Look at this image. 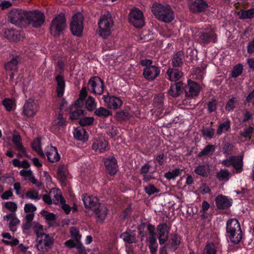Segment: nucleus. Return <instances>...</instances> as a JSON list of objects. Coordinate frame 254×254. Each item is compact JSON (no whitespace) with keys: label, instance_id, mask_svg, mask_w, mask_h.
<instances>
[{"label":"nucleus","instance_id":"nucleus-1","mask_svg":"<svg viewBox=\"0 0 254 254\" xmlns=\"http://www.w3.org/2000/svg\"><path fill=\"white\" fill-rule=\"evenodd\" d=\"M152 12L157 19L165 23L170 22L175 18L174 11L169 5L154 3L152 6Z\"/></svg>","mask_w":254,"mask_h":254},{"label":"nucleus","instance_id":"nucleus-2","mask_svg":"<svg viewBox=\"0 0 254 254\" xmlns=\"http://www.w3.org/2000/svg\"><path fill=\"white\" fill-rule=\"evenodd\" d=\"M28 11L20 8H13L8 12V21L17 27H26Z\"/></svg>","mask_w":254,"mask_h":254},{"label":"nucleus","instance_id":"nucleus-3","mask_svg":"<svg viewBox=\"0 0 254 254\" xmlns=\"http://www.w3.org/2000/svg\"><path fill=\"white\" fill-rule=\"evenodd\" d=\"M66 27V20L64 13H61L56 15L52 20L50 30L54 37H59L63 33Z\"/></svg>","mask_w":254,"mask_h":254},{"label":"nucleus","instance_id":"nucleus-4","mask_svg":"<svg viewBox=\"0 0 254 254\" xmlns=\"http://www.w3.org/2000/svg\"><path fill=\"white\" fill-rule=\"evenodd\" d=\"M100 35L107 38L111 34V28L114 22L110 13L102 15L98 23Z\"/></svg>","mask_w":254,"mask_h":254},{"label":"nucleus","instance_id":"nucleus-5","mask_svg":"<svg viewBox=\"0 0 254 254\" xmlns=\"http://www.w3.org/2000/svg\"><path fill=\"white\" fill-rule=\"evenodd\" d=\"M27 26L32 25L34 28H39L45 21V16L39 10L28 11L26 16Z\"/></svg>","mask_w":254,"mask_h":254},{"label":"nucleus","instance_id":"nucleus-6","mask_svg":"<svg viewBox=\"0 0 254 254\" xmlns=\"http://www.w3.org/2000/svg\"><path fill=\"white\" fill-rule=\"evenodd\" d=\"M36 248L43 252H48L54 243V239L47 234H43L36 238Z\"/></svg>","mask_w":254,"mask_h":254},{"label":"nucleus","instance_id":"nucleus-7","mask_svg":"<svg viewBox=\"0 0 254 254\" xmlns=\"http://www.w3.org/2000/svg\"><path fill=\"white\" fill-rule=\"evenodd\" d=\"M83 15L80 12H77L72 16V20L70 24V29L73 35L77 36L81 35L83 29Z\"/></svg>","mask_w":254,"mask_h":254},{"label":"nucleus","instance_id":"nucleus-8","mask_svg":"<svg viewBox=\"0 0 254 254\" xmlns=\"http://www.w3.org/2000/svg\"><path fill=\"white\" fill-rule=\"evenodd\" d=\"M200 86L197 82L190 79L188 80V83L184 85V91L188 99H193L198 96L200 91Z\"/></svg>","mask_w":254,"mask_h":254},{"label":"nucleus","instance_id":"nucleus-9","mask_svg":"<svg viewBox=\"0 0 254 254\" xmlns=\"http://www.w3.org/2000/svg\"><path fill=\"white\" fill-rule=\"evenodd\" d=\"M129 22L136 28H141L144 25L143 12L139 9L134 7L130 10L128 14Z\"/></svg>","mask_w":254,"mask_h":254},{"label":"nucleus","instance_id":"nucleus-10","mask_svg":"<svg viewBox=\"0 0 254 254\" xmlns=\"http://www.w3.org/2000/svg\"><path fill=\"white\" fill-rule=\"evenodd\" d=\"M104 88V81L97 76L92 77L88 82V89L91 92L101 95Z\"/></svg>","mask_w":254,"mask_h":254},{"label":"nucleus","instance_id":"nucleus-11","mask_svg":"<svg viewBox=\"0 0 254 254\" xmlns=\"http://www.w3.org/2000/svg\"><path fill=\"white\" fill-rule=\"evenodd\" d=\"M217 38V35L214 31L210 29L208 31H200L199 33L198 40L200 44H207L211 42L216 43Z\"/></svg>","mask_w":254,"mask_h":254},{"label":"nucleus","instance_id":"nucleus-12","mask_svg":"<svg viewBox=\"0 0 254 254\" xmlns=\"http://www.w3.org/2000/svg\"><path fill=\"white\" fill-rule=\"evenodd\" d=\"M39 110L38 104L34 100L29 99L23 106V114L27 117L34 116Z\"/></svg>","mask_w":254,"mask_h":254},{"label":"nucleus","instance_id":"nucleus-13","mask_svg":"<svg viewBox=\"0 0 254 254\" xmlns=\"http://www.w3.org/2000/svg\"><path fill=\"white\" fill-rule=\"evenodd\" d=\"M170 228L166 223H160L157 226L158 232V240L160 245L164 244L168 239V235Z\"/></svg>","mask_w":254,"mask_h":254},{"label":"nucleus","instance_id":"nucleus-14","mask_svg":"<svg viewBox=\"0 0 254 254\" xmlns=\"http://www.w3.org/2000/svg\"><path fill=\"white\" fill-rule=\"evenodd\" d=\"M160 69L155 65L148 66L143 69V75L145 78L149 81H153L160 74Z\"/></svg>","mask_w":254,"mask_h":254},{"label":"nucleus","instance_id":"nucleus-15","mask_svg":"<svg viewBox=\"0 0 254 254\" xmlns=\"http://www.w3.org/2000/svg\"><path fill=\"white\" fill-rule=\"evenodd\" d=\"M103 99L107 106L111 109H117L121 107L123 104L122 100L114 96L104 95Z\"/></svg>","mask_w":254,"mask_h":254},{"label":"nucleus","instance_id":"nucleus-16","mask_svg":"<svg viewBox=\"0 0 254 254\" xmlns=\"http://www.w3.org/2000/svg\"><path fill=\"white\" fill-rule=\"evenodd\" d=\"M237 234L242 233L240 224L236 219H230L227 220L226 223V234L232 233Z\"/></svg>","mask_w":254,"mask_h":254},{"label":"nucleus","instance_id":"nucleus-17","mask_svg":"<svg viewBox=\"0 0 254 254\" xmlns=\"http://www.w3.org/2000/svg\"><path fill=\"white\" fill-rule=\"evenodd\" d=\"M82 200L85 207L90 208L93 211L99 207L101 204L99 202V199L96 197L88 195L87 194L83 195Z\"/></svg>","mask_w":254,"mask_h":254},{"label":"nucleus","instance_id":"nucleus-18","mask_svg":"<svg viewBox=\"0 0 254 254\" xmlns=\"http://www.w3.org/2000/svg\"><path fill=\"white\" fill-rule=\"evenodd\" d=\"M216 205L219 209H224L232 205V199L222 194L218 195L215 199Z\"/></svg>","mask_w":254,"mask_h":254},{"label":"nucleus","instance_id":"nucleus-19","mask_svg":"<svg viewBox=\"0 0 254 254\" xmlns=\"http://www.w3.org/2000/svg\"><path fill=\"white\" fill-rule=\"evenodd\" d=\"M106 172L111 175H115L117 171V161L114 157L104 159Z\"/></svg>","mask_w":254,"mask_h":254},{"label":"nucleus","instance_id":"nucleus-20","mask_svg":"<svg viewBox=\"0 0 254 254\" xmlns=\"http://www.w3.org/2000/svg\"><path fill=\"white\" fill-rule=\"evenodd\" d=\"M183 91L184 83L182 81H180L171 85L168 93L172 97L177 98L181 94Z\"/></svg>","mask_w":254,"mask_h":254},{"label":"nucleus","instance_id":"nucleus-21","mask_svg":"<svg viewBox=\"0 0 254 254\" xmlns=\"http://www.w3.org/2000/svg\"><path fill=\"white\" fill-rule=\"evenodd\" d=\"M108 146V142L104 138H98L93 140L92 148L99 152H103L107 150Z\"/></svg>","mask_w":254,"mask_h":254},{"label":"nucleus","instance_id":"nucleus-22","mask_svg":"<svg viewBox=\"0 0 254 254\" xmlns=\"http://www.w3.org/2000/svg\"><path fill=\"white\" fill-rule=\"evenodd\" d=\"M208 7L207 3L204 0H195L190 5V9L193 13H199Z\"/></svg>","mask_w":254,"mask_h":254},{"label":"nucleus","instance_id":"nucleus-23","mask_svg":"<svg viewBox=\"0 0 254 254\" xmlns=\"http://www.w3.org/2000/svg\"><path fill=\"white\" fill-rule=\"evenodd\" d=\"M4 37L10 41L15 42L19 41L22 38L20 34L12 28H7L5 30Z\"/></svg>","mask_w":254,"mask_h":254},{"label":"nucleus","instance_id":"nucleus-24","mask_svg":"<svg viewBox=\"0 0 254 254\" xmlns=\"http://www.w3.org/2000/svg\"><path fill=\"white\" fill-rule=\"evenodd\" d=\"M232 166L235 169V173L238 174L243 170V156L242 155L231 156Z\"/></svg>","mask_w":254,"mask_h":254},{"label":"nucleus","instance_id":"nucleus-25","mask_svg":"<svg viewBox=\"0 0 254 254\" xmlns=\"http://www.w3.org/2000/svg\"><path fill=\"white\" fill-rule=\"evenodd\" d=\"M169 242L166 245L169 249L175 252L181 243V238L177 234H171Z\"/></svg>","mask_w":254,"mask_h":254},{"label":"nucleus","instance_id":"nucleus-26","mask_svg":"<svg viewBox=\"0 0 254 254\" xmlns=\"http://www.w3.org/2000/svg\"><path fill=\"white\" fill-rule=\"evenodd\" d=\"M120 238L126 243L129 244L136 243L137 241L136 234L133 231L129 230L121 234Z\"/></svg>","mask_w":254,"mask_h":254},{"label":"nucleus","instance_id":"nucleus-27","mask_svg":"<svg viewBox=\"0 0 254 254\" xmlns=\"http://www.w3.org/2000/svg\"><path fill=\"white\" fill-rule=\"evenodd\" d=\"M132 117V115L127 109L117 112L115 115V118L119 123L128 120Z\"/></svg>","mask_w":254,"mask_h":254},{"label":"nucleus","instance_id":"nucleus-28","mask_svg":"<svg viewBox=\"0 0 254 254\" xmlns=\"http://www.w3.org/2000/svg\"><path fill=\"white\" fill-rule=\"evenodd\" d=\"M56 80L57 82L56 90L58 96L61 97L64 94L65 88V81L64 76L61 75H58L56 77Z\"/></svg>","mask_w":254,"mask_h":254},{"label":"nucleus","instance_id":"nucleus-29","mask_svg":"<svg viewBox=\"0 0 254 254\" xmlns=\"http://www.w3.org/2000/svg\"><path fill=\"white\" fill-rule=\"evenodd\" d=\"M46 155L48 161L52 163L57 162L60 159V156L56 147L52 146L50 151L46 152Z\"/></svg>","mask_w":254,"mask_h":254},{"label":"nucleus","instance_id":"nucleus-30","mask_svg":"<svg viewBox=\"0 0 254 254\" xmlns=\"http://www.w3.org/2000/svg\"><path fill=\"white\" fill-rule=\"evenodd\" d=\"M19 57L18 56L13 58L11 60L5 64L4 67L6 71L17 72L18 70L17 64Z\"/></svg>","mask_w":254,"mask_h":254},{"label":"nucleus","instance_id":"nucleus-31","mask_svg":"<svg viewBox=\"0 0 254 254\" xmlns=\"http://www.w3.org/2000/svg\"><path fill=\"white\" fill-rule=\"evenodd\" d=\"M2 236L3 238V239L2 240V242L7 245L13 247L17 245L19 243L18 240L12 237L8 233H2Z\"/></svg>","mask_w":254,"mask_h":254},{"label":"nucleus","instance_id":"nucleus-32","mask_svg":"<svg viewBox=\"0 0 254 254\" xmlns=\"http://www.w3.org/2000/svg\"><path fill=\"white\" fill-rule=\"evenodd\" d=\"M169 79L171 81H176L183 75V73L178 69L169 68L167 72Z\"/></svg>","mask_w":254,"mask_h":254},{"label":"nucleus","instance_id":"nucleus-33","mask_svg":"<svg viewBox=\"0 0 254 254\" xmlns=\"http://www.w3.org/2000/svg\"><path fill=\"white\" fill-rule=\"evenodd\" d=\"M93 211L96 216L97 220L98 221H103L107 215V209L103 205H100L96 209H95Z\"/></svg>","mask_w":254,"mask_h":254},{"label":"nucleus","instance_id":"nucleus-34","mask_svg":"<svg viewBox=\"0 0 254 254\" xmlns=\"http://www.w3.org/2000/svg\"><path fill=\"white\" fill-rule=\"evenodd\" d=\"M184 58V53L182 51L177 52L174 55L172 60V64L174 67H178L182 66L183 64V59Z\"/></svg>","mask_w":254,"mask_h":254},{"label":"nucleus","instance_id":"nucleus-35","mask_svg":"<svg viewBox=\"0 0 254 254\" xmlns=\"http://www.w3.org/2000/svg\"><path fill=\"white\" fill-rule=\"evenodd\" d=\"M85 130L82 127H77L74 129L73 132L74 137L79 140L85 141L87 140L88 137L86 134Z\"/></svg>","mask_w":254,"mask_h":254},{"label":"nucleus","instance_id":"nucleus-36","mask_svg":"<svg viewBox=\"0 0 254 254\" xmlns=\"http://www.w3.org/2000/svg\"><path fill=\"white\" fill-rule=\"evenodd\" d=\"M194 172L202 177H207L209 173V166L207 165H200L195 167Z\"/></svg>","mask_w":254,"mask_h":254},{"label":"nucleus","instance_id":"nucleus-37","mask_svg":"<svg viewBox=\"0 0 254 254\" xmlns=\"http://www.w3.org/2000/svg\"><path fill=\"white\" fill-rule=\"evenodd\" d=\"M147 230L149 234V237L146 239V241L148 243V244L157 242L156 233L155 232V226L152 224H149L147 225Z\"/></svg>","mask_w":254,"mask_h":254},{"label":"nucleus","instance_id":"nucleus-38","mask_svg":"<svg viewBox=\"0 0 254 254\" xmlns=\"http://www.w3.org/2000/svg\"><path fill=\"white\" fill-rule=\"evenodd\" d=\"M238 15L241 19L253 18L254 17V8L248 10H241L238 12Z\"/></svg>","mask_w":254,"mask_h":254},{"label":"nucleus","instance_id":"nucleus-39","mask_svg":"<svg viewBox=\"0 0 254 254\" xmlns=\"http://www.w3.org/2000/svg\"><path fill=\"white\" fill-rule=\"evenodd\" d=\"M32 147L39 155L42 157H45V154L41 148V139L40 138H37L36 139L33 141L32 143Z\"/></svg>","mask_w":254,"mask_h":254},{"label":"nucleus","instance_id":"nucleus-40","mask_svg":"<svg viewBox=\"0 0 254 254\" xmlns=\"http://www.w3.org/2000/svg\"><path fill=\"white\" fill-rule=\"evenodd\" d=\"M94 114L100 118L105 119L112 115V112L104 107H101L95 110Z\"/></svg>","mask_w":254,"mask_h":254},{"label":"nucleus","instance_id":"nucleus-41","mask_svg":"<svg viewBox=\"0 0 254 254\" xmlns=\"http://www.w3.org/2000/svg\"><path fill=\"white\" fill-rule=\"evenodd\" d=\"M67 167L64 164H60L58 169L57 176L58 179L62 182L66 180V172Z\"/></svg>","mask_w":254,"mask_h":254},{"label":"nucleus","instance_id":"nucleus-42","mask_svg":"<svg viewBox=\"0 0 254 254\" xmlns=\"http://www.w3.org/2000/svg\"><path fill=\"white\" fill-rule=\"evenodd\" d=\"M216 146L214 145H207L198 154L197 156L201 157L210 154H212L215 150Z\"/></svg>","mask_w":254,"mask_h":254},{"label":"nucleus","instance_id":"nucleus-43","mask_svg":"<svg viewBox=\"0 0 254 254\" xmlns=\"http://www.w3.org/2000/svg\"><path fill=\"white\" fill-rule=\"evenodd\" d=\"M230 177V173L227 169H221L216 174V177L220 181H227Z\"/></svg>","mask_w":254,"mask_h":254},{"label":"nucleus","instance_id":"nucleus-44","mask_svg":"<svg viewBox=\"0 0 254 254\" xmlns=\"http://www.w3.org/2000/svg\"><path fill=\"white\" fill-rule=\"evenodd\" d=\"M164 95L163 94H159L156 95L153 99L154 106L161 109L163 106Z\"/></svg>","mask_w":254,"mask_h":254},{"label":"nucleus","instance_id":"nucleus-45","mask_svg":"<svg viewBox=\"0 0 254 254\" xmlns=\"http://www.w3.org/2000/svg\"><path fill=\"white\" fill-rule=\"evenodd\" d=\"M201 132L203 136L211 139L213 137L214 129L212 127H202L201 129Z\"/></svg>","mask_w":254,"mask_h":254},{"label":"nucleus","instance_id":"nucleus-46","mask_svg":"<svg viewBox=\"0 0 254 254\" xmlns=\"http://www.w3.org/2000/svg\"><path fill=\"white\" fill-rule=\"evenodd\" d=\"M230 128V121L229 120H227L225 122L221 124L217 130V134L218 135H221L223 131H227L229 130Z\"/></svg>","mask_w":254,"mask_h":254},{"label":"nucleus","instance_id":"nucleus-47","mask_svg":"<svg viewBox=\"0 0 254 254\" xmlns=\"http://www.w3.org/2000/svg\"><path fill=\"white\" fill-rule=\"evenodd\" d=\"M227 237L230 239V241L234 244H237L240 242L242 238V233L237 234L234 232L226 234Z\"/></svg>","mask_w":254,"mask_h":254},{"label":"nucleus","instance_id":"nucleus-48","mask_svg":"<svg viewBox=\"0 0 254 254\" xmlns=\"http://www.w3.org/2000/svg\"><path fill=\"white\" fill-rule=\"evenodd\" d=\"M182 170L179 168H176L171 172H168L166 173L164 175V177L168 180H170L174 179L176 177L181 175Z\"/></svg>","mask_w":254,"mask_h":254},{"label":"nucleus","instance_id":"nucleus-49","mask_svg":"<svg viewBox=\"0 0 254 254\" xmlns=\"http://www.w3.org/2000/svg\"><path fill=\"white\" fill-rule=\"evenodd\" d=\"M12 141L17 150H24V147L21 143V137L20 135L16 134L13 135Z\"/></svg>","mask_w":254,"mask_h":254},{"label":"nucleus","instance_id":"nucleus-50","mask_svg":"<svg viewBox=\"0 0 254 254\" xmlns=\"http://www.w3.org/2000/svg\"><path fill=\"white\" fill-rule=\"evenodd\" d=\"M85 106L88 111L94 110L96 106L94 98L92 96H89L85 102Z\"/></svg>","mask_w":254,"mask_h":254},{"label":"nucleus","instance_id":"nucleus-51","mask_svg":"<svg viewBox=\"0 0 254 254\" xmlns=\"http://www.w3.org/2000/svg\"><path fill=\"white\" fill-rule=\"evenodd\" d=\"M34 226L33 227V230L36 234V238L42 235L43 234H45L44 228L43 225L38 222H34Z\"/></svg>","mask_w":254,"mask_h":254},{"label":"nucleus","instance_id":"nucleus-52","mask_svg":"<svg viewBox=\"0 0 254 254\" xmlns=\"http://www.w3.org/2000/svg\"><path fill=\"white\" fill-rule=\"evenodd\" d=\"M237 100L236 97H232L229 99L225 105V110L227 112L233 111L235 108L236 103Z\"/></svg>","mask_w":254,"mask_h":254},{"label":"nucleus","instance_id":"nucleus-53","mask_svg":"<svg viewBox=\"0 0 254 254\" xmlns=\"http://www.w3.org/2000/svg\"><path fill=\"white\" fill-rule=\"evenodd\" d=\"M243 71V65L239 64L235 65L232 71L231 76L233 78H236L240 75Z\"/></svg>","mask_w":254,"mask_h":254},{"label":"nucleus","instance_id":"nucleus-54","mask_svg":"<svg viewBox=\"0 0 254 254\" xmlns=\"http://www.w3.org/2000/svg\"><path fill=\"white\" fill-rule=\"evenodd\" d=\"M26 197L27 198L35 199L36 200H39L40 197L39 196L38 191L35 190H30L28 191L25 194Z\"/></svg>","mask_w":254,"mask_h":254},{"label":"nucleus","instance_id":"nucleus-55","mask_svg":"<svg viewBox=\"0 0 254 254\" xmlns=\"http://www.w3.org/2000/svg\"><path fill=\"white\" fill-rule=\"evenodd\" d=\"M217 101L215 99H212L211 101L207 103V110L209 113L216 111L217 108Z\"/></svg>","mask_w":254,"mask_h":254},{"label":"nucleus","instance_id":"nucleus-56","mask_svg":"<svg viewBox=\"0 0 254 254\" xmlns=\"http://www.w3.org/2000/svg\"><path fill=\"white\" fill-rule=\"evenodd\" d=\"M84 111L81 109L76 110L71 113L70 119L72 120L80 119V117L84 115Z\"/></svg>","mask_w":254,"mask_h":254},{"label":"nucleus","instance_id":"nucleus-57","mask_svg":"<svg viewBox=\"0 0 254 254\" xmlns=\"http://www.w3.org/2000/svg\"><path fill=\"white\" fill-rule=\"evenodd\" d=\"M93 121V117H84L80 119L79 124L81 126L85 127L92 125Z\"/></svg>","mask_w":254,"mask_h":254},{"label":"nucleus","instance_id":"nucleus-58","mask_svg":"<svg viewBox=\"0 0 254 254\" xmlns=\"http://www.w3.org/2000/svg\"><path fill=\"white\" fill-rule=\"evenodd\" d=\"M216 251L213 244H207L204 249L202 254H216Z\"/></svg>","mask_w":254,"mask_h":254},{"label":"nucleus","instance_id":"nucleus-59","mask_svg":"<svg viewBox=\"0 0 254 254\" xmlns=\"http://www.w3.org/2000/svg\"><path fill=\"white\" fill-rule=\"evenodd\" d=\"M70 233L71 237L75 240V242L80 241L81 235L79 234V230L77 228L74 227H71Z\"/></svg>","mask_w":254,"mask_h":254},{"label":"nucleus","instance_id":"nucleus-60","mask_svg":"<svg viewBox=\"0 0 254 254\" xmlns=\"http://www.w3.org/2000/svg\"><path fill=\"white\" fill-rule=\"evenodd\" d=\"M19 222V220L15 216V214H14V216L12 217L9 223L10 230L12 232H15L16 230L15 226L18 225Z\"/></svg>","mask_w":254,"mask_h":254},{"label":"nucleus","instance_id":"nucleus-61","mask_svg":"<svg viewBox=\"0 0 254 254\" xmlns=\"http://www.w3.org/2000/svg\"><path fill=\"white\" fill-rule=\"evenodd\" d=\"M145 192L149 195H151L154 193L158 192L159 190L154 187L153 185H149L144 188Z\"/></svg>","mask_w":254,"mask_h":254},{"label":"nucleus","instance_id":"nucleus-62","mask_svg":"<svg viewBox=\"0 0 254 254\" xmlns=\"http://www.w3.org/2000/svg\"><path fill=\"white\" fill-rule=\"evenodd\" d=\"M254 129L253 127L250 126L244 129L243 131L240 133V134L241 136L244 137H250V135L253 133Z\"/></svg>","mask_w":254,"mask_h":254},{"label":"nucleus","instance_id":"nucleus-63","mask_svg":"<svg viewBox=\"0 0 254 254\" xmlns=\"http://www.w3.org/2000/svg\"><path fill=\"white\" fill-rule=\"evenodd\" d=\"M234 146L229 142H226L223 147V152L224 154H231L233 151Z\"/></svg>","mask_w":254,"mask_h":254},{"label":"nucleus","instance_id":"nucleus-64","mask_svg":"<svg viewBox=\"0 0 254 254\" xmlns=\"http://www.w3.org/2000/svg\"><path fill=\"white\" fill-rule=\"evenodd\" d=\"M4 206L11 212L16 211L17 206L16 204L12 201H8L5 203Z\"/></svg>","mask_w":254,"mask_h":254}]
</instances>
